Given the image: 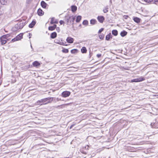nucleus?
I'll use <instances>...</instances> for the list:
<instances>
[{
	"label": "nucleus",
	"instance_id": "nucleus-1",
	"mask_svg": "<svg viewBox=\"0 0 158 158\" xmlns=\"http://www.w3.org/2000/svg\"><path fill=\"white\" fill-rule=\"evenodd\" d=\"M27 23L25 21H19L12 28V30L13 31H16L19 29H21L27 24Z\"/></svg>",
	"mask_w": 158,
	"mask_h": 158
},
{
	"label": "nucleus",
	"instance_id": "nucleus-2",
	"mask_svg": "<svg viewBox=\"0 0 158 158\" xmlns=\"http://www.w3.org/2000/svg\"><path fill=\"white\" fill-rule=\"evenodd\" d=\"M90 148V147L88 145L85 146H83L80 149V152L82 154H86L88 152V151Z\"/></svg>",
	"mask_w": 158,
	"mask_h": 158
},
{
	"label": "nucleus",
	"instance_id": "nucleus-3",
	"mask_svg": "<svg viewBox=\"0 0 158 158\" xmlns=\"http://www.w3.org/2000/svg\"><path fill=\"white\" fill-rule=\"evenodd\" d=\"M62 39L61 38H59L56 39L54 40L55 43L60 44L61 45L67 46V44H65L63 42H62Z\"/></svg>",
	"mask_w": 158,
	"mask_h": 158
},
{
	"label": "nucleus",
	"instance_id": "nucleus-4",
	"mask_svg": "<svg viewBox=\"0 0 158 158\" xmlns=\"http://www.w3.org/2000/svg\"><path fill=\"white\" fill-rule=\"evenodd\" d=\"M145 80V78L143 77H140L137 78H135L133 79H132L131 80V82H139L142 81H143Z\"/></svg>",
	"mask_w": 158,
	"mask_h": 158
},
{
	"label": "nucleus",
	"instance_id": "nucleus-5",
	"mask_svg": "<svg viewBox=\"0 0 158 158\" xmlns=\"http://www.w3.org/2000/svg\"><path fill=\"white\" fill-rule=\"evenodd\" d=\"M42 100L44 105L51 102L52 100V99L51 98H49V97L42 99Z\"/></svg>",
	"mask_w": 158,
	"mask_h": 158
},
{
	"label": "nucleus",
	"instance_id": "nucleus-6",
	"mask_svg": "<svg viewBox=\"0 0 158 158\" xmlns=\"http://www.w3.org/2000/svg\"><path fill=\"white\" fill-rule=\"evenodd\" d=\"M71 94V92L69 91H65L61 94V96L64 98H66L69 96Z\"/></svg>",
	"mask_w": 158,
	"mask_h": 158
},
{
	"label": "nucleus",
	"instance_id": "nucleus-7",
	"mask_svg": "<svg viewBox=\"0 0 158 158\" xmlns=\"http://www.w3.org/2000/svg\"><path fill=\"white\" fill-rule=\"evenodd\" d=\"M98 21L101 23H102L105 20V18L103 16H98L97 17Z\"/></svg>",
	"mask_w": 158,
	"mask_h": 158
},
{
	"label": "nucleus",
	"instance_id": "nucleus-8",
	"mask_svg": "<svg viewBox=\"0 0 158 158\" xmlns=\"http://www.w3.org/2000/svg\"><path fill=\"white\" fill-rule=\"evenodd\" d=\"M70 17H69V15H66L65 16L64 20L66 22V24L68 25H70Z\"/></svg>",
	"mask_w": 158,
	"mask_h": 158
},
{
	"label": "nucleus",
	"instance_id": "nucleus-9",
	"mask_svg": "<svg viewBox=\"0 0 158 158\" xmlns=\"http://www.w3.org/2000/svg\"><path fill=\"white\" fill-rule=\"evenodd\" d=\"M123 149L124 151H128V143L126 142L123 144Z\"/></svg>",
	"mask_w": 158,
	"mask_h": 158
},
{
	"label": "nucleus",
	"instance_id": "nucleus-10",
	"mask_svg": "<svg viewBox=\"0 0 158 158\" xmlns=\"http://www.w3.org/2000/svg\"><path fill=\"white\" fill-rule=\"evenodd\" d=\"M74 39L73 38L69 36L67 37L66 39V41L69 44H72L73 43Z\"/></svg>",
	"mask_w": 158,
	"mask_h": 158
},
{
	"label": "nucleus",
	"instance_id": "nucleus-11",
	"mask_svg": "<svg viewBox=\"0 0 158 158\" xmlns=\"http://www.w3.org/2000/svg\"><path fill=\"white\" fill-rule=\"evenodd\" d=\"M40 5L41 7L44 9H46L48 5L44 1H42L40 3Z\"/></svg>",
	"mask_w": 158,
	"mask_h": 158
},
{
	"label": "nucleus",
	"instance_id": "nucleus-12",
	"mask_svg": "<svg viewBox=\"0 0 158 158\" xmlns=\"http://www.w3.org/2000/svg\"><path fill=\"white\" fill-rule=\"evenodd\" d=\"M142 1H143L147 3H150L152 2L153 3H155L156 2H158V0H141Z\"/></svg>",
	"mask_w": 158,
	"mask_h": 158
},
{
	"label": "nucleus",
	"instance_id": "nucleus-13",
	"mask_svg": "<svg viewBox=\"0 0 158 158\" xmlns=\"http://www.w3.org/2000/svg\"><path fill=\"white\" fill-rule=\"evenodd\" d=\"M37 13L38 15L40 16H43L44 14V12L40 8L38 9Z\"/></svg>",
	"mask_w": 158,
	"mask_h": 158
},
{
	"label": "nucleus",
	"instance_id": "nucleus-14",
	"mask_svg": "<svg viewBox=\"0 0 158 158\" xmlns=\"http://www.w3.org/2000/svg\"><path fill=\"white\" fill-rule=\"evenodd\" d=\"M36 23V21L35 19H33L31 22L29 24L28 27L29 28H32Z\"/></svg>",
	"mask_w": 158,
	"mask_h": 158
},
{
	"label": "nucleus",
	"instance_id": "nucleus-15",
	"mask_svg": "<svg viewBox=\"0 0 158 158\" xmlns=\"http://www.w3.org/2000/svg\"><path fill=\"white\" fill-rule=\"evenodd\" d=\"M112 38V36L111 35L110 33L106 35L105 37V40L107 41H109Z\"/></svg>",
	"mask_w": 158,
	"mask_h": 158
},
{
	"label": "nucleus",
	"instance_id": "nucleus-16",
	"mask_svg": "<svg viewBox=\"0 0 158 158\" xmlns=\"http://www.w3.org/2000/svg\"><path fill=\"white\" fill-rule=\"evenodd\" d=\"M76 18L75 16H74L73 15H72V17H71V21H70V25L71 24H72L73 25V24H74V21L75 20Z\"/></svg>",
	"mask_w": 158,
	"mask_h": 158
},
{
	"label": "nucleus",
	"instance_id": "nucleus-17",
	"mask_svg": "<svg viewBox=\"0 0 158 158\" xmlns=\"http://www.w3.org/2000/svg\"><path fill=\"white\" fill-rule=\"evenodd\" d=\"M32 64L35 67H38L40 65V63L37 61H35L33 62Z\"/></svg>",
	"mask_w": 158,
	"mask_h": 158
},
{
	"label": "nucleus",
	"instance_id": "nucleus-18",
	"mask_svg": "<svg viewBox=\"0 0 158 158\" xmlns=\"http://www.w3.org/2000/svg\"><path fill=\"white\" fill-rule=\"evenodd\" d=\"M71 11L73 13L77 11V6L74 5H73L71 6Z\"/></svg>",
	"mask_w": 158,
	"mask_h": 158
},
{
	"label": "nucleus",
	"instance_id": "nucleus-19",
	"mask_svg": "<svg viewBox=\"0 0 158 158\" xmlns=\"http://www.w3.org/2000/svg\"><path fill=\"white\" fill-rule=\"evenodd\" d=\"M56 36L57 33L56 32H52L50 35V37L52 39L56 38Z\"/></svg>",
	"mask_w": 158,
	"mask_h": 158
},
{
	"label": "nucleus",
	"instance_id": "nucleus-20",
	"mask_svg": "<svg viewBox=\"0 0 158 158\" xmlns=\"http://www.w3.org/2000/svg\"><path fill=\"white\" fill-rule=\"evenodd\" d=\"M23 33H20L18 35L16 36V38L18 39V40H20L23 38Z\"/></svg>",
	"mask_w": 158,
	"mask_h": 158
},
{
	"label": "nucleus",
	"instance_id": "nucleus-21",
	"mask_svg": "<svg viewBox=\"0 0 158 158\" xmlns=\"http://www.w3.org/2000/svg\"><path fill=\"white\" fill-rule=\"evenodd\" d=\"M133 20L136 23H139L140 21V19L137 17H135L133 18Z\"/></svg>",
	"mask_w": 158,
	"mask_h": 158
},
{
	"label": "nucleus",
	"instance_id": "nucleus-22",
	"mask_svg": "<svg viewBox=\"0 0 158 158\" xmlns=\"http://www.w3.org/2000/svg\"><path fill=\"white\" fill-rule=\"evenodd\" d=\"M81 51L82 53H85L87 52V50L85 47H83L81 49Z\"/></svg>",
	"mask_w": 158,
	"mask_h": 158
},
{
	"label": "nucleus",
	"instance_id": "nucleus-23",
	"mask_svg": "<svg viewBox=\"0 0 158 158\" xmlns=\"http://www.w3.org/2000/svg\"><path fill=\"white\" fill-rule=\"evenodd\" d=\"M36 104L37 105L42 106L44 105L42 99L37 101L36 102Z\"/></svg>",
	"mask_w": 158,
	"mask_h": 158
},
{
	"label": "nucleus",
	"instance_id": "nucleus-24",
	"mask_svg": "<svg viewBox=\"0 0 158 158\" xmlns=\"http://www.w3.org/2000/svg\"><path fill=\"white\" fill-rule=\"evenodd\" d=\"M8 40H6L3 38H1V45H3L6 43Z\"/></svg>",
	"mask_w": 158,
	"mask_h": 158
},
{
	"label": "nucleus",
	"instance_id": "nucleus-25",
	"mask_svg": "<svg viewBox=\"0 0 158 158\" xmlns=\"http://www.w3.org/2000/svg\"><path fill=\"white\" fill-rule=\"evenodd\" d=\"M82 17L81 15H78L76 17V22L77 23H79Z\"/></svg>",
	"mask_w": 158,
	"mask_h": 158
},
{
	"label": "nucleus",
	"instance_id": "nucleus-26",
	"mask_svg": "<svg viewBox=\"0 0 158 158\" xmlns=\"http://www.w3.org/2000/svg\"><path fill=\"white\" fill-rule=\"evenodd\" d=\"M97 22V20L94 19H92L90 20V23L92 25H94L96 24Z\"/></svg>",
	"mask_w": 158,
	"mask_h": 158
},
{
	"label": "nucleus",
	"instance_id": "nucleus-27",
	"mask_svg": "<svg viewBox=\"0 0 158 158\" xmlns=\"http://www.w3.org/2000/svg\"><path fill=\"white\" fill-rule=\"evenodd\" d=\"M10 34H7L5 35H3L1 36V37H2V38H3L4 39L7 40V39H8L7 38L9 37L10 36Z\"/></svg>",
	"mask_w": 158,
	"mask_h": 158
},
{
	"label": "nucleus",
	"instance_id": "nucleus-28",
	"mask_svg": "<svg viewBox=\"0 0 158 158\" xmlns=\"http://www.w3.org/2000/svg\"><path fill=\"white\" fill-rule=\"evenodd\" d=\"M127 33V32L126 31L123 30V31H121L120 33V35L122 37H124L125 35H126Z\"/></svg>",
	"mask_w": 158,
	"mask_h": 158
},
{
	"label": "nucleus",
	"instance_id": "nucleus-29",
	"mask_svg": "<svg viewBox=\"0 0 158 158\" xmlns=\"http://www.w3.org/2000/svg\"><path fill=\"white\" fill-rule=\"evenodd\" d=\"M112 33L114 35L116 36L118 34V31L116 30H113L112 31Z\"/></svg>",
	"mask_w": 158,
	"mask_h": 158
},
{
	"label": "nucleus",
	"instance_id": "nucleus-30",
	"mask_svg": "<svg viewBox=\"0 0 158 158\" xmlns=\"http://www.w3.org/2000/svg\"><path fill=\"white\" fill-rule=\"evenodd\" d=\"M78 52V50L77 49H74L71 50V52L72 54H74Z\"/></svg>",
	"mask_w": 158,
	"mask_h": 158
},
{
	"label": "nucleus",
	"instance_id": "nucleus-31",
	"mask_svg": "<svg viewBox=\"0 0 158 158\" xmlns=\"http://www.w3.org/2000/svg\"><path fill=\"white\" fill-rule=\"evenodd\" d=\"M82 24L84 25H87L88 24V21L87 20H84Z\"/></svg>",
	"mask_w": 158,
	"mask_h": 158
},
{
	"label": "nucleus",
	"instance_id": "nucleus-32",
	"mask_svg": "<svg viewBox=\"0 0 158 158\" xmlns=\"http://www.w3.org/2000/svg\"><path fill=\"white\" fill-rule=\"evenodd\" d=\"M62 51L63 53H67L69 52V51L68 49L64 48L62 50Z\"/></svg>",
	"mask_w": 158,
	"mask_h": 158
},
{
	"label": "nucleus",
	"instance_id": "nucleus-33",
	"mask_svg": "<svg viewBox=\"0 0 158 158\" xmlns=\"http://www.w3.org/2000/svg\"><path fill=\"white\" fill-rule=\"evenodd\" d=\"M0 2L2 5H5L7 3L6 0H0Z\"/></svg>",
	"mask_w": 158,
	"mask_h": 158
},
{
	"label": "nucleus",
	"instance_id": "nucleus-34",
	"mask_svg": "<svg viewBox=\"0 0 158 158\" xmlns=\"http://www.w3.org/2000/svg\"><path fill=\"white\" fill-rule=\"evenodd\" d=\"M108 8L107 6L105 7L103 10L104 13H106L108 11Z\"/></svg>",
	"mask_w": 158,
	"mask_h": 158
},
{
	"label": "nucleus",
	"instance_id": "nucleus-35",
	"mask_svg": "<svg viewBox=\"0 0 158 158\" xmlns=\"http://www.w3.org/2000/svg\"><path fill=\"white\" fill-rule=\"evenodd\" d=\"M99 39L101 40H103L104 37V35L101 34L99 35Z\"/></svg>",
	"mask_w": 158,
	"mask_h": 158
},
{
	"label": "nucleus",
	"instance_id": "nucleus-36",
	"mask_svg": "<svg viewBox=\"0 0 158 158\" xmlns=\"http://www.w3.org/2000/svg\"><path fill=\"white\" fill-rule=\"evenodd\" d=\"M48 30L49 31H53L55 30L54 28L52 26H50L48 28Z\"/></svg>",
	"mask_w": 158,
	"mask_h": 158
},
{
	"label": "nucleus",
	"instance_id": "nucleus-37",
	"mask_svg": "<svg viewBox=\"0 0 158 158\" xmlns=\"http://www.w3.org/2000/svg\"><path fill=\"white\" fill-rule=\"evenodd\" d=\"M55 20V18L54 17H52L51 19V21L50 22L51 24H54V22Z\"/></svg>",
	"mask_w": 158,
	"mask_h": 158
},
{
	"label": "nucleus",
	"instance_id": "nucleus-38",
	"mask_svg": "<svg viewBox=\"0 0 158 158\" xmlns=\"http://www.w3.org/2000/svg\"><path fill=\"white\" fill-rule=\"evenodd\" d=\"M104 30V28H102L100 29L98 32V33L99 34H100L102 31H103Z\"/></svg>",
	"mask_w": 158,
	"mask_h": 158
},
{
	"label": "nucleus",
	"instance_id": "nucleus-39",
	"mask_svg": "<svg viewBox=\"0 0 158 158\" xmlns=\"http://www.w3.org/2000/svg\"><path fill=\"white\" fill-rule=\"evenodd\" d=\"M49 98H51L52 99V101H53L55 102H56L57 101L56 99V98L54 97H49Z\"/></svg>",
	"mask_w": 158,
	"mask_h": 158
},
{
	"label": "nucleus",
	"instance_id": "nucleus-40",
	"mask_svg": "<svg viewBox=\"0 0 158 158\" xmlns=\"http://www.w3.org/2000/svg\"><path fill=\"white\" fill-rule=\"evenodd\" d=\"M16 41H18V39L16 38V37L13 39H12L11 40L12 42H14Z\"/></svg>",
	"mask_w": 158,
	"mask_h": 158
},
{
	"label": "nucleus",
	"instance_id": "nucleus-41",
	"mask_svg": "<svg viewBox=\"0 0 158 158\" xmlns=\"http://www.w3.org/2000/svg\"><path fill=\"white\" fill-rule=\"evenodd\" d=\"M65 105V104L61 105H60L58 106L57 107H59L60 108H63L64 107Z\"/></svg>",
	"mask_w": 158,
	"mask_h": 158
},
{
	"label": "nucleus",
	"instance_id": "nucleus-42",
	"mask_svg": "<svg viewBox=\"0 0 158 158\" xmlns=\"http://www.w3.org/2000/svg\"><path fill=\"white\" fill-rule=\"evenodd\" d=\"M92 54H93L92 52H91V51H90V50L89 53V58H90L91 57Z\"/></svg>",
	"mask_w": 158,
	"mask_h": 158
},
{
	"label": "nucleus",
	"instance_id": "nucleus-43",
	"mask_svg": "<svg viewBox=\"0 0 158 158\" xmlns=\"http://www.w3.org/2000/svg\"><path fill=\"white\" fill-rule=\"evenodd\" d=\"M64 23V22L63 20H61L59 21V23L60 25H62Z\"/></svg>",
	"mask_w": 158,
	"mask_h": 158
},
{
	"label": "nucleus",
	"instance_id": "nucleus-44",
	"mask_svg": "<svg viewBox=\"0 0 158 158\" xmlns=\"http://www.w3.org/2000/svg\"><path fill=\"white\" fill-rule=\"evenodd\" d=\"M101 56L102 55L101 54H97L96 55L97 57L98 58H100Z\"/></svg>",
	"mask_w": 158,
	"mask_h": 158
},
{
	"label": "nucleus",
	"instance_id": "nucleus-45",
	"mask_svg": "<svg viewBox=\"0 0 158 158\" xmlns=\"http://www.w3.org/2000/svg\"><path fill=\"white\" fill-rule=\"evenodd\" d=\"M75 125V124H73L71 125V126L69 127V129H71Z\"/></svg>",
	"mask_w": 158,
	"mask_h": 158
},
{
	"label": "nucleus",
	"instance_id": "nucleus-46",
	"mask_svg": "<svg viewBox=\"0 0 158 158\" xmlns=\"http://www.w3.org/2000/svg\"><path fill=\"white\" fill-rule=\"evenodd\" d=\"M123 18L124 19H127L128 18V15H124L123 16Z\"/></svg>",
	"mask_w": 158,
	"mask_h": 158
},
{
	"label": "nucleus",
	"instance_id": "nucleus-47",
	"mask_svg": "<svg viewBox=\"0 0 158 158\" xmlns=\"http://www.w3.org/2000/svg\"><path fill=\"white\" fill-rule=\"evenodd\" d=\"M58 23V20L57 19H55L54 22V23L57 24Z\"/></svg>",
	"mask_w": 158,
	"mask_h": 158
},
{
	"label": "nucleus",
	"instance_id": "nucleus-48",
	"mask_svg": "<svg viewBox=\"0 0 158 158\" xmlns=\"http://www.w3.org/2000/svg\"><path fill=\"white\" fill-rule=\"evenodd\" d=\"M56 100L58 102L60 101H63V100H61L60 98H56Z\"/></svg>",
	"mask_w": 158,
	"mask_h": 158
},
{
	"label": "nucleus",
	"instance_id": "nucleus-49",
	"mask_svg": "<svg viewBox=\"0 0 158 158\" xmlns=\"http://www.w3.org/2000/svg\"><path fill=\"white\" fill-rule=\"evenodd\" d=\"M56 31L58 32H59L60 31V28L59 27H57L56 28Z\"/></svg>",
	"mask_w": 158,
	"mask_h": 158
},
{
	"label": "nucleus",
	"instance_id": "nucleus-50",
	"mask_svg": "<svg viewBox=\"0 0 158 158\" xmlns=\"http://www.w3.org/2000/svg\"><path fill=\"white\" fill-rule=\"evenodd\" d=\"M25 67H26V69H28L30 67V65H28L27 66H25Z\"/></svg>",
	"mask_w": 158,
	"mask_h": 158
},
{
	"label": "nucleus",
	"instance_id": "nucleus-51",
	"mask_svg": "<svg viewBox=\"0 0 158 158\" xmlns=\"http://www.w3.org/2000/svg\"><path fill=\"white\" fill-rule=\"evenodd\" d=\"M52 26L55 29L57 27V25L56 24H54L53 26Z\"/></svg>",
	"mask_w": 158,
	"mask_h": 158
},
{
	"label": "nucleus",
	"instance_id": "nucleus-52",
	"mask_svg": "<svg viewBox=\"0 0 158 158\" xmlns=\"http://www.w3.org/2000/svg\"><path fill=\"white\" fill-rule=\"evenodd\" d=\"M31 1V0H27V1H26L27 3V4H29L30 3Z\"/></svg>",
	"mask_w": 158,
	"mask_h": 158
},
{
	"label": "nucleus",
	"instance_id": "nucleus-53",
	"mask_svg": "<svg viewBox=\"0 0 158 158\" xmlns=\"http://www.w3.org/2000/svg\"><path fill=\"white\" fill-rule=\"evenodd\" d=\"M28 35H29L30 36H31V35H32V34H31V33H29ZM31 38V36H30V37H29V39Z\"/></svg>",
	"mask_w": 158,
	"mask_h": 158
},
{
	"label": "nucleus",
	"instance_id": "nucleus-54",
	"mask_svg": "<svg viewBox=\"0 0 158 158\" xmlns=\"http://www.w3.org/2000/svg\"><path fill=\"white\" fill-rule=\"evenodd\" d=\"M69 17H72V16H69ZM70 21H71V18H70Z\"/></svg>",
	"mask_w": 158,
	"mask_h": 158
},
{
	"label": "nucleus",
	"instance_id": "nucleus-55",
	"mask_svg": "<svg viewBox=\"0 0 158 158\" xmlns=\"http://www.w3.org/2000/svg\"><path fill=\"white\" fill-rule=\"evenodd\" d=\"M1 38L2 37H0V43H1Z\"/></svg>",
	"mask_w": 158,
	"mask_h": 158
},
{
	"label": "nucleus",
	"instance_id": "nucleus-56",
	"mask_svg": "<svg viewBox=\"0 0 158 158\" xmlns=\"http://www.w3.org/2000/svg\"><path fill=\"white\" fill-rule=\"evenodd\" d=\"M110 3H112V1H111V0H110Z\"/></svg>",
	"mask_w": 158,
	"mask_h": 158
},
{
	"label": "nucleus",
	"instance_id": "nucleus-57",
	"mask_svg": "<svg viewBox=\"0 0 158 158\" xmlns=\"http://www.w3.org/2000/svg\"><path fill=\"white\" fill-rule=\"evenodd\" d=\"M31 48L32 49V48H32V46H31Z\"/></svg>",
	"mask_w": 158,
	"mask_h": 158
},
{
	"label": "nucleus",
	"instance_id": "nucleus-58",
	"mask_svg": "<svg viewBox=\"0 0 158 158\" xmlns=\"http://www.w3.org/2000/svg\"><path fill=\"white\" fill-rule=\"evenodd\" d=\"M79 26L80 27L81 26V24H80V25H79Z\"/></svg>",
	"mask_w": 158,
	"mask_h": 158
},
{
	"label": "nucleus",
	"instance_id": "nucleus-59",
	"mask_svg": "<svg viewBox=\"0 0 158 158\" xmlns=\"http://www.w3.org/2000/svg\"><path fill=\"white\" fill-rule=\"evenodd\" d=\"M1 84V82H0V85Z\"/></svg>",
	"mask_w": 158,
	"mask_h": 158
},
{
	"label": "nucleus",
	"instance_id": "nucleus-60",
	"mask_svg": "<svg viewBox=\"0 0 158 158\" xmlns=\"http://www.w3.org/2000/svg\"><path fill=\"white\" fill-rule=\"evenodd\" d=\"M152 123L151 124V125H152Z\"/></svg>",
	"mask_w": 158,
	"mask_h": 158
}]
</instances>
